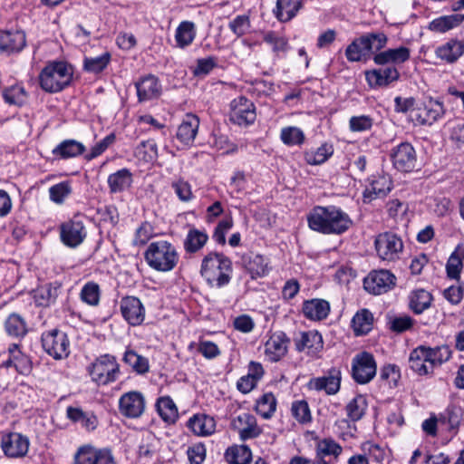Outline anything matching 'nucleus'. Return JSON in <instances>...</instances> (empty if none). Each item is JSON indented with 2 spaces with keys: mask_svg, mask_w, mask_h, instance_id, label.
<instances>
[{
  "mask_svg": "<svg viewBox=\"0 0 464 464\" xmlns=\"http://www.w3.org/2000/svg\"><path fill=\"white\" fill-rule=\"evenodd\" d=\"M263 41L271 45L273 52L276 53L285 52L288 48L287 39L274 31L265 33Z\"/></svg>",
  "mask_w": 464,
  "mask_h": 464,
  "instance_id": "obj_57",
  "label": "nucleus"
},
{
  "mask_svg": "<svg viewBox=\"0 0 464 464\" xmlns=\"http://www.w3.org/2000/svg\"><path fill=\"white\" fill-rule=\"evenodd\" d=\"M187 455L190 464H202L206 459V448L202 443L189 447Z\"/></svg>",
  "mask_w": 464,
  "mask_h": 464,
  "instance_id": "obj_64",
  "label": "nucleus"
},
{
  "mask_svg": "<svg viewBox=\"0 0 464 464\" xmlns=\"http://www.w3.org/2000/svg\"><path fill=\"white\" fill-rule=\"evenodd\" d=\"M307 221L312 230L325 235H341L353 224L349 215L334 205L314 207L307 216Z\"/></svg>",
  "mask_w": 464,
  "mask_h": 464,
  "instance_id": "obj_1",
  "label": "nucleus"
},
{
  "mask_svg": "<svg viewBox=\"0 0 464 464\" xmlns=\"http://www.w3.org/2000/svg\"><path fill=\"white\" fill-rule=\"evenodd\" d=\"M463 416V410L455 405L449 406L439 417V423L447 425L449 430L457 432Z\"/></svg>",
  "mask_w": 464,
  "mask_h": 464,
  "instance_id": "obj_39",
  "label": "nucleus"
},
{
  "mask_svg": "<svg viewBox=\"0 0 464 464\" xmlns=\"http://www.w3.org/2000/svg\"><path fill=\"white\" fill-rule=\"evenodd\" d=\"M366 81L372 88L388 86L390 83L397 81L400 73L395 66L389 65L385 68L374 69L366 72Z\"/></svg>",
  "mask_w": 464,
  "mask_h": 464,
  "instance_id": "obj_20",
  "label": "nucleus"
},
{
  "mask_svg": "<svg viewBox=\"0 0 464 464\" xmlns=\"http://www.w3.org/2000/svg\"><path fill=\"white\" fill-rule=\"evenodd\" d=\"M110 60L111 54L108 52H105L97 57H85L83 68L89 72L99 73L107 67Z\"/></svg>",
  "mask_w": 464,
  "mask_h": 464,
  "instance_id": "obj_53",
  "label": "nucleus"
},
{
  "mask_svg": "<svg viewBox=\"0 0 464 464\" xmlns=\"http://www.w3.org/2000/svg\"><path fill=\"white\" fill-rule=\"evenodd\" d=\"M432 301L433 296L430 292L417 289L412 291L409 296V306L414 314H420L430 307Z\"/></svg>",
  "mask_w": 464,
  "mask_h": 464,
  "instance_id": "obj_35",
  "label": "nucleus"
},
{
  "mask_svg": "<svg viewBox=\"0 0 464 464\" xmlns=\"http://www.w3.org/2000/svg\"><path fill=\"white\" fill-rule=\"evenodd\" d=\"M29 439L17 432L5 434L1 439V448L8 458L17 459L24 457L29 450Z\"/></svg>",
  "mask_w": 464,
  "mask_h": 464,
  "instance_id": "obj_13",
  "label": "nucleus"
},
{
  "mask_svg": "<svg viewBox=\"0 0 464 464\" xmlns=\"http://www.w3.org/2000/svg\"><path fill=\"white\" fill-rule=\"evenodd\" d=\"M225 457L229 464H247L252 453L246 446H234L227 450Z\"/></svg>",
  "mask_w": 464,
  "mask_h": 464,
  "instance_id": "obj_44",
  "label": "nucleus"
},
{
  "mask_svg": "<svg viewBox=\"0 0 464 464\" xmlns=\"http://www.w3.org/2000/svg\"><path fill=\"white\" fill-rule=\"evenodd\" d=\"M87 236L83 222L79 217L63 222L60 226V237L62 242L69 247L80 246Z\"/></svg>",
  "mask_w": 464,
  "mask_h": 464,
  "instance_id": "obj_11",
  "label": "nucleus"
},
{
  "mask_svg": "<svg viewBox=\"0 0 464 464\" xmlns=\"http://www.w3.org/2000/svg\"><path fill=\"white\" fill-rule=\"evenodd\" d=\"M256 117V107L250 100L240 96L231 102L229 119L233 123L248 126L255 121Z\"/></svg>",
  "mask_w": 464,
  "mask_h": 464,
  "instance_id": "obj_10",
  "label": "nucleus"
},
{
  "mask_svg": "<svg viewBox=\"0 0 464 464\" xmlns=\"http://www.w3.org/2000/svg\"><path fill=\"white\" fill-rule=\"evenodd\" d=\"M243 264L252 279L263 277L268 274V260L262 255L250 253L244 256Z\"/></svg>",
  "mask_w": 464,
  "mask_h": 464,
  "instance_id": "obj_26",
  "label": "nucleus"
},
{
  "mask_svg": "<svg viewBox=\"0 0 464 464\" xmlns=\"http://www.w3.org/2000/svg\"><path fill=\"white\" fill-rule=\"evenodd\" d=\"M187 426L198 436H209L215 432L216 420L213 417L198 414L189 418Z\"/></svg>",
  "mask_w": 464,
  "mask_h": 464,
  "instance_id": "obj_28",
  "label": "nucleus"
},
{
  "mask_svg": "<svg viewBox=\"0 0 464 464\" xmlns=\"http://www.w3.org/2000/svg\"><path fill=\"white\" fill-rule=\"evenodd\" d=\"M60 285L46 284L34 291V300L38 306H49L53 304L59 293Z\"/></svg>",
  "mask_w": 464,
  "mask_h": 464,
  "instance_id": "obj_34",
  "label": "nucleus"
},
{
  "mask_svg": "<svg viewBox=\"0 0 464 464\" xmlns=\"http://www.w3.org/2000/svg\"><path fill=\"white\" fill-rule=\"evenodd\" d=\"M409 364L410 368L419 375H427L432 372L426 346L421 345L411 351Z\"/></svg>",
  "mask_w": 464,
  "mask_h": 464,
  "instance_id": "obj_31",
  "label": "nucleus"
},
{
  "mask_svg": "<svg viewBox=\"0 0 464 464\" xmlns=\"http://www.w3.org/2000/svg\"><path fill=\"white\" fill-rule=\"evenodd\" d=\"M295 348L298 352L306 351L309 355H315L323 350L324 342L322 335L317 331L300 333L295 339Z\"/></svg>",
  "mask_w": 464,
  "mask_h": 464,
  "instance_id": "obj_22",
  "label": "nucleus"
},
{
  "mask_svg": "<svg viewBox=\"0 0 464 464\" xmlns=\"http://www.w3.org/2000/svg\"><path fill=\"white\" fill-rule=\"evenodd\" d=\"M343 451L340 444L332 439L320 440L316 446V459H324V456L333 455L338 457Z\"/></svg>",
  "mask_w": 464,
  "mask_h": 464,
  "instance_id": "obj_52",
  "label": "nucleus"
},
{
  "mask_svg": "<svg viewBox=\"0 0 464 464\" xmlns=\"http://www.w3.org/2000/svg\"><path fill=\"white\" fill-rule=\"evenodd\" d=\"M334 153V148L327 143L320 146L316 150L304 153V160L309 165H320L325 162Z\"/></svg>",
  "mask_w": 464,
  "mask_h": 464,
  "instance_id": "obj_46",
  "label": "nucleus"
},
{
  "mask_svg": "<svg viewBox=\"0 0 464 464\" xmlns=\"http://www.w3.org/2000/svg\"><path fill=\"white\" fill-rule=\"evenodd\" d=\"M341 380V370L333 367L328 370L326 375L311 379L308 387L318 392L324 391L328 395H334L340 390Z\"/></svg>",
  "mask_w": 464,
  "mask_h": 464,
  "instance_id": "obj_15",
  "label": "nucleus"
},
{
  "mask_svg": "<svg viewBox=\"0 0 464 464\" xmlns=\"http://www.w3.org/2000/svg\"><path fill=\"white\" fill-rule=\"evenodd\" d=\"M120 412L128 418H138L145 410V400L139 392H129L121 395L119 401Z\"/></svg>",
  "mask_w": 464,
  "mask_h": 464,
  "instance_id": "obj_16",
  "label": "nucleus"
},
{
  "mask_svg": "<svg viewBox=\"0 0 464 464\" xmlns=\"http://www.w3.org/2000/svg\"><path fill=\"white\" fill-rule=\"evenodd\" d=\"M436 56L442 62L453 63L464 53V44L457 39H450L435 50Z\"/></svg>",
  "mask_w": 464,
  "mask_h": 464,
  "instance_id": "obj_27",
  "label": "nucleus"
},
{
  "mask_svg": "<svg viewBox=\"0 0 464 464\" xmlns=\"http://www.w3.org/2000/svg\"><path fill=\"white\" fill-rule=\"evenodd\" d=\"M72 75L73 69L70 64L63 61H53L40 72V86L47 92H58L71 83Z\"/></svg>",
  "mask_w": 464,
  "mask_h": 464,
  "instance_id": "obj_3",
  "label": "nucleus"
},
{
  "mask_svg": "<svg viewBox=\"0 0 464 464\" xmlns=\"http://www.w3.org/2000/svg\"><path fill=\"white\" fill-rule=\"evenodd\" d=\"M232 427L237 430L242 440L256 438L262 431L255 416L249 413H242L235 418Z\"/></svg>",
  "mask_w": 464,
  "mask_h": 464,
  "instance_id": "obj_19",
  "label": "nucleus"
},
{
  "mask_svg": "<svg viewBox=\"0 0 464 464\" xmlns=\"http://www.w3.org/2000/svg\"><path fill=\"white\" fill-rule=\"evenodd\" d=\"M290 339L284 332L273 333L265 343V354L271 362H278L287 353Z\"/></svg>",
  "mask_w": 464,
  "mask_h": 464,
  "instance_id": "obj_17",
  "label": "nucleus"
},
{
  "mask_svg": "<svg viewBox=\"0 0 464 464\" xmlns=\"http://www.w3.org/2000/svg\"><path fill=\"white\" fill-rule=\"evenodd\" d=\"M144 257L151 268L160 272L172 270L179 260L176 248L165 240L150 243Z\"/></svg>",
  "mask_w": 464,
  "mask_h": 464,
  "instance_id": "obj_4",
  "label": "nucleus"
},
{
  "mask_svg": "<svg viewBox=\"0 0 464 464\" xmlns=\"http://www.w3.org/2000/svg\"><path fill=\"white\" fill-rule=\"evenodd\" d=\"M88 372L93 382L99 385H106L116 381L119 364L114 356L104 354L89 366Z\"/></svg>",
  "mask_w": 464,
  "mask_h": 464,
  "instance_id": "obj_5",
  "label": "nucleus"
},
{
  "mask_svg": "<svg viewBox=\"0 0 464 464\" xmlns=\"http://www.w3.org/2000/svg\"><path fill=\"white\" fill-rule=\"evenodd\" d=\"M444 114L443 105L440 102L430 101L423 109L415 113V121L420 125H431Z\"/></svg>",
  "mask_w": 464,
  "mask_h": 464,
  "instance_id": "obj_29",
  "label": "nucleus"
},
{
  "mask_svg": "<svg viewBox=\"0 0 464 464\" xmlns=\"http://www.w3.org/2000/svg\"><path fill=\"white\" fill-rule=\"evenodd\" d=\"M373 119L369 115L353 116L349 120V128L353 132H362L372 129Z\"/></svg>",
  "mask_w": 464,
  "mask_h": 464,
  "instance_id": "obj_59",
  "label": "nucleus"
},
{
  "mask_svg": "<svg viewBox=\"0 0 464 464\" xmlns=\"http://www.w3.org/2000/svg\"><path fill=\"white\" fill-rule=\"evenodd\" d=\"M464 21V14H453L440 16L429 24V29L436 33H445L459 26Z\"/></svg>",
  "mask_w": 464,
  "mask_h": 464,
  "instance_id": "obj_37",
  "label": "nucleus"
},
{
  "mask_svg": "<svg viewBox=\"0 0 464 464\" xmlns=\"http://www.w3.org/2000/svg\"><path fill=\"white\" fill-rule=\"evenodd\" d=\"M302 7V0H277L274 14L278 21L285 23L295 16Z\"/></svg>",
  "mask_w": 464,
  "mask_h": 464,
  "instance_id": "obj_33",
  "label": "nucleus"
},
{
  "mask_svg": "<svg viewBox=\"0 0 464 464\" xmlns=\"http://www.w3.org/2000/svg\"><path fill=\"white\" fill-rule=\"evenodd\" d=\"M292 415L301 423L311 420V412L305 401H294L291 407Z\"/></svg>",
  "mask_w": 464,
  "mask_h": 464,
  "instance_id": "obj_60",
  "label": "nucleus"
},
{
  "mask_svg": "<svg viewBox=\"0 0 464 464\" xmlns=\"http://www.w3.org/2000/svg\"><path fill=\"white\" fill-rule=\"evenodd\" d=\"M280 137L282 141L288 146L300 145L304 140L303 130L297 127L283 128Z\"/></svg>",
  "mask_w": 464,
  "mask_h": 464,
  "instance_id": "obj_56",
  "label": "nucleus"
},
{
  "mask_svg": "<svg viewBox=\"0 0 464 464\" xmlns=\"http://www.w3.org/2000/svg\"><path fill=\"white\" fill-rule=\"evenodd\" d=\"M200 274L209 286L221 288L230 282L232 262L221 253L211 252L203 258Z\"/></svg>",
  "mask_w": 464,
  "mask_h": 464,
  "instance_id": "obj_2",
  "label": "nucleus"
},
{
  "mask_svg": "<svg viewBox=\"0 0 464 464\" xmlns=\"http://www.w3.org/2000/svg\"><path fill=\"white\" fill-rule=\"evenodd\" d=\"M230 30L237 36H243L250 28V20L247 15H237L228 24Z\"/></svg>",
  "mask_w": 464,
  "mask_h": 464,
  "instance_id": "obj_62",
  "label": "nucleus"
},
{
  "mask_svg": "<svg viewBox=\"0 0 464 464\" xmlns=\"http://www.w3.org/2000/svg\"><path fill=\"white\" fill-rule=\"evenodd\" d=\"M101 289L97 283L88 282L82 288L80 296L83 303L96 306L100 302Z\"/></svg>",
  "mask_w": 464,
  "mask_h": 464,
  "instance_id": "obj_54",
  "label": "nucleus"
},
{
  "mask_svg": "<svg viewBox=\"0 0 464 464\" xmlns=\"http://www.w3.org/2000/svg\"><path fill=\"white\" fill-rule=\"evenodd\" d=\"M132 183V174L128 169H121L108 177V185L111 193L122 192L129 188Z\"/></svg>",
  "mask_w": 464,
  "mask_h": 464,
  "instance_id": "obj_36",
  "label": "nucleus"
},
{
  "mask_svg": "<svg viewBox=\"0 0 464 464\" xmlns=\"http://www.w3.org/2000/svg\"><path fill=\"white\" fill-rule=\"evenodd\" d=\"M431 370L447 362L451 356V351L448 345H441L435 348L426 347Z\"/></svg>",
  "mask_w": 464,
  "mask_h": 464,
  "instance_id": "obj_50",
  "label": "nucleus"
},
{
  "mask_svg": "<svg viewBox=\"0 0 464 464\" xmlns=\"http://www.w3.org/2000/svg\"><path fill=\"white\" fill-rule=\"evenodd\" d=\"M121 312L123 318L133 326L141 324L145 318V309L135 296H126L121 300Z\"/></svg>",
  "mask_w": 464,
  "mask_h": 464,
  "instance_id": "obj_18",
  "label": "nucleus"
},
{
  "mask_svg": "<svg viewBox=\"0 0 464 464\" xmlns=\"http://www.w3.org/2000/svg\"><path fill=\"white\" fill-rule=\"evenodd\" d=\"M84 150L82 143L75 140H65L53 150V154L61 159H69L82 154Z\"/></svg>",
  "mask_w": 464,
  "mask_h": 464,
  "instance_id": "obj_38",
  "label": "nucleus"
},
{
  "mask_svg": "<svg viewBox=\"0 0 464 464\" xmlns=\"http://www.w3.org/2000/svg\"><path fill=\"white\" fill-rule=\"evenodd\" d=\"M374 245L378 256L385 261L399 259L403 250L401 238L392 232H384L378 235Z\"/></svg>",
  "mask_w": 464,
  "mask_h": 464,
  "instance_id": "obj_7",
  "label": "nucleus"
},
{
  "mask_svg": "<svg viewBox=\"0 0 464 464\" xmlns=\"http://www.w3.org/2000/svg\"><path fill=\"white\" fill-rule=\"evenodd\" d=\"M175 38L178 46L183 48L189 45L195 38L194 24L188 21L180 23L176 30Z\"/></svg>",
  "mask_w": 464,
  "mask_h": 464,
  "instance_id": "obj_48",
  "label": "nucleus"
},
{
  "mask_svg": "<svg viewBox=\"0 0 464 464\" xmlns=\"http://www.w3.org/2000/svg\"><path fill=\"white\" fill-rule=\"evenodd\" d=\"M72 193L69 181H63L49 188L50 199L56 204L63 203L64 199Z\"/></svg>",
  "mask_w": 464,
  "mask_h": 464,
  "instance_id": "obj_58",
  "label": "nucleus"
},
{
  "mask_svg": "<svg viewBox=\"0 0 464 464\" xmlns=\"http://www.w3.org/2000/svg\"><path fill=\"white\" fill-rule=\"evenodd\" d=\"M157 410L160 417L168 422H174L178 417V409L169 397H161L157 401Z\"/></svg>",
  "mask_w": 464,
  "mask_h": 464,
  "instance_id": "obj_49",
  "label": "nucleus"
},
{
  "mask_svg": "<svg viewBox=\"0 0 464 464\" xmlns=\"http://www.w3.org/2000/svg\"><path fill=\"white\" fill-rule=\"evenodd\" d=\"M154 228L149 222H143L136 230L133 243L136 246L145 245L153 236Z\"/></svg>",
  "mask_w": 464,
  "mask_h": 464,
  "instance_id": "obj_61",
  "label": "nucleus"
},
{
  "mask_svg": "<svg viewBox=\"0 0 464 464\" xmlns=\"http://www.w3.org/2000/svg\"><path fill=\"white\" fill-rule=\"evenodd\" d=\"M42 346L53 359L61 360L70 354V342L65 333L57 329L44 332L42 334Z\"/></svg>",
  "mask_w": 464,
  "mask_h": 464,
  "instance_id": "obj_6",
  "label": "nucleus"
},
{
  "mask_svg": "<svg viewBox=\"0 0 464 464\" xmlns=\"http://www.w3.org/2000/svg\"><path fill=\"white\" fill-rule=\"evenodd\" d=\"M462 268V259L459 253H452L446 265L447 275L451 279H457L459 276Z\"/></svg>",
  "mask_w": 464,
  "mask_h": 464,
  "instance_id": "obj_63",
  "label": "nucleus"
},
{
  "mask_svg": "<svg viewBox=\"0 0 464 464\" xmlns=\"http://www.w3.org/2000/svg\"><path fill=\"white\" fill-rule=\"evenodd\" d=\"M5 328L8 335L15 338H23L28 332L26 322L17 314H12L7 317Z\"/></svg>",
  "mask_w": 464,
  "mask_h": 464,
  "instance_id": "obj_42",
  "label": "nucleus"
},
{
  "mask_svg": "<svg viewBox=\"0 0 464 464\" xmlns=\"http://www.w3.org/2000/svg\"><path fill=\"white\" fill-rule=\"evenodd\" d=\"M199 127V119L194 114H187L179 124L176 137L184 145H191Z\"/></svg>",
  "mask_w": 464,
  "mask_h": 464,
  "instance_id": "obj_24",
  "label": "nucleus"
},
{
  "mask_svg": "<svg viewBox=\"0 0 464 464\" xmlns=\"http://www.w3.org/2000/svg\"><path fill=\"white\" fill-rule=\"evenodd\" d=\"M73 464H117V462L110 449L83 445L76 450Z\"/></svg>",
  "mask_w": 464,
  "mask_h": 464,
  "instance_id": "obj_9",
  "label": "nucleus"
},
{
  "mask_svg": "<svg viewBox=\"0 0 464 464\" xmlns=\"http://www.w3.org/2000/svg\"><path fill=\"white\" fill-rule=\"evenodd\" d=\"M411 51L408 47L400 46L395 49H388L383 52H380L375 54L373 57V61L376 64L385 65V64H401L405 63L410 59Z\"/></svg>",
  "mask_w": 464,
  "mask_h": 464,
  "instance_id": "obj_25",
  "label": "nucleus"
},
{
  "mask_svg": "<svg viewBox=\"0 0 464 464\" xmlns=\"http://www.w3.org/2000/svg\"><path fill=\"white\" fill-rule=\"evenodd\" d=\"M135 87L140 102L157 99L161 93V84L159 79L151 74L138 81L135 83Z\"/></svg>",
  "mask_w": 464,
  "mask_h": 464,
  "instance_id": "obj_21",
  "label": "nucleus"
},
{
  "mask_svg": "<svg viewBox=\"0 0 464 464\" xmlns=\"http://www.w3.org/2000/svg\"><path fill=\"white\" fill-rule=\"evenodd\" d=\"M391 188L392 180L388 176H379L372 181L371 187L364 193V198L372 200L374 198L384 197Z\"/></svg>",
  "mask_w": 464,
  "mask_h": 464,
  "instance_id": "obj_40",
  "label": "nucleus"
},
{
  "mask_svg": "<svg viewBox=\"0 0 464 464\" xmlns=\"http://www.w3.org/2000/svg\"><path fill=\"white\" fill-rule=\"evenodd\" d=\"M393 166L401 171L410 172L417 161L416 152L412 145L409 142H402L393 149L392 153Z\"/></svg>",
  "mask_w": 464,
  "mask_h": 464,
  "instance_id": "obj_14",
  "label": "nucleus"
},
{
  "mask_svg": "<svg viewBox=\"0 0 464 464\" xmlns=\"http://www.w3.org/2000/svg\"><path fill=\"white\" fill-rule=\"evenodd\" d=\"M276 409V399L272 392L263 394L256 401V411L264 419H269Z\"/></svg>",
  "mask_w": 464,
  "mask_h": 464,
  "instance_id": "obj_47",
  "label": "nucleus"
},
{
  "mask_svg": "<svg viewBox=\"0 0 464 464\" xmlns=\"http://www.w3.org/2000/svg\"><path fill=\"white\" fill-rule=\"evenodd\" d=\"M136 372L142 374L149 371V361L147 358L138 354L132 350L126 351L123 358Z\"/></svg>",
  "mask_w": 464,
  "mask_h": 464,
  "instance_id": "obj_55",
  "label": "nucleus"
},
{
  "mask_svg": "<svg viewBox=\"0 0 464 464\" xmlns=\"http://www.w3.org/2000/svg\"><path fill=\"white\" fill-rule=\"evenodd\" d=\"M396 277L388 270L371 272L363 280L366 291L373 295H382L395 285Z\"/></svg>",
  "mask_w": 464,
  "mask_h": 464,
  "instance_id": "obj_12",
  "label": "nucleus"
},
{
  "mask_svg": "<svg viewBox=\"0 0 464 464\" xmlns=\"http://www.w3.org/2000/svg\"><path fill=\"white\" fill-rule=\"evenodd\" d=\"M329 312L330 304L324 299H311L303 304V313L310 320H324L328 316Z\"/></svg>",
  "mask_w": 464,
  "mask_h": 464,
  "instance_id": "obj_30",
  "label": "nucleus"
},
{
  "mask_svg": "<svg viewBox=\"0 0 464 464\" xmlns=\"http://www.w3.org/2000/svg\"><path fill=\"white\" fill-rule=\"evenodd\" d=\"M367 408V402L363 396L358 395L346 405L348 418L357 421L362 418Z\"/></svg>",
  "mask_w": 464,
  "mask_h": 464,
  "instance_id": "obj_51",
  "label": "nucleus"
},
{
  "mask_svg": "<svg viewBox=\"0 0 464 464\" xmlns=\"http://www.w3.org/2000/svg\"><path fill=\"white\" fill-rule=\"evenodd\" d=\"M371 46L365 34L354 39L346 48L345 56L349 62H360L370 56Z\"/></svg>",
  "mask_w": 464,
  "mask_h": 464,
  "instance_id": "obj_32",
  "label": "nucleus"
},
{
  "mask_svg": "<svg viewBox=\"0 0 464 464\" xmlns=\"http://www.w3.org/2000/svg\"><path fill=\"white\" fill-rule=\"evenodd\" d=\"M373 316L367 310L362 309L355 314L352 320V325L356 335L368 334L372 327Z\"/></svg>",
  "mask_w": 464,
  "mask_h": 464,
  "instance_id": "obj_41",
  "label": "nucleus"
},
{
  "mask_svg": "<svg viewBox=\"0 0 464 464\" xmlns=\"http://www.w3.org/2000/svg\"><path fill=\"white\" fill-rule=\"evenodd\" d=\"M208 236L204 231L192 228L188 231L184 241V247L188 253H196L207 243Z\"/></svg>",
  "mask_w": 464,
  "mask_h": 464,
  "instance_id": "obj_43",
  "label": "nucleus"
},
{
  "mask_svg": "<svg viewBox=\"0 0 464 464\" xmlns=\"http://www.w3.org/2000/svg\"><path fill=\"white\" fill-rule=\"evenodd\" d=\"M26 44L25 34L23 31H4L0 33V51L6 54L18 53Z\"/></svg>",
  "mask_w": 464,
  "mask_h": 464,
  "instance_id": "obj_23",
  "label": "nucleus"
},
{
  "mask_svg": "<svg viewBox=\"0 0 464 464\" xmlns=\"http://www.w3.org/2000/svg\"><path fill=\"white\" fill-rule=\"evenodd\" d=\"M377 364L373 355L362 352L355 355L352 362V376L359 384L370 382L376 375Z\"/></svg>",
  "mask_w": 464,
  "mask_h": 464,
  "instance_id": "obj_8",
  "label": "nucleus"
},
{
  "mask_svg": "<svg viewBox=\"0 0 464 464\" xmlns=\"http://www.w3.org/2000/svg\"><path fill=\"white\" fill-rule=\"evenodd\" d=\"M2 95L5 102L9 105L22 106L27 101V93L24 87L20 85L5 88Z\"/></svg>",
  "mask_w": 464,
  "mask_h": 464,
  "instance_id": "obj_45",
  "label": "nucleus"
}]
</instances>
